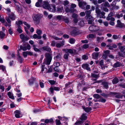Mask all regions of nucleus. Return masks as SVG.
I'll list each match as a JSON object with an SVG mask.
<instances>
[{
	"label": "nucleus",
	"mask_w": 125,
	"mask_h": 125,
	"mask_svg": "<svg viewBox=\"0 0 125 125\" xmlns=\"http://www.w3.org/2000/svg\"><path fill=\"white\" fill-rule=\"evenodd\" d=\"M62 51L65 52L66 53L63 56V58L66 60H67L68 58V57L69 55V54L68 53H69L71 54H73L76 52V51L73 49H68L67 48H63L62 49Z\"/></svg>",
	"instance_id": "obj_1"
},
{
	"label": "nucleus",
	"mask_w": 125,
	"mask_h": 125,
	"mask_svg": "<svg viewBox=\"0 0 125 125\" xmlns=\"http://www.w3.org/2000/svg\"><path fill=\"white\" fill-rule=\"evenodd\" d=\"M45 58L44 60L43 63L49 65L50 64L52 60V55L50 53L46 52L45 53Z\"/></svg>",
	"instance_id": "obj_2"
},
{
	"label": "nucleus",
	"mask_w": 125,
	"mask_h": 125,
	"mask_svg": "<svg viewBox=\"0 0 125 125\" xmlns=\"http://www.w3.org/2000/svg\"><path fill=\"white\" fill-rule=\"evenodd\" d=\"M41 18L40 15L37 14L35 15L33 18V19L35 23L36 24H38L40 22V19Z\"/></svg>",
	"instance_id": "obj_3"
},
{
	"label": "nucleus",
	"mask_w": 125,
	"mask_h": 125,
	"mask_svg": "<svg viewBox=\"0 0 125 125\" xmlns=\"http://www.w3.org/2000/svg\"><path fill=\"white\" fill-rule=\"evenodd\" d=\"M89 30L92 31H96L99 29V27L97 26L92 25L89 27Z\"/></svg>",
	"instance_id": "obj_4"
},
{
	"label": "nucleus",
	"mask_w": 125,
	"mask_h": 125,
	"mask_svg": "<svg viewBox=\"0 0 125 125\" xmlns=\"http://www.w3.org/2000/svg\"><path fill=\"white\" fill-rule=\"evenodd\" d=\"M80 33L79 30L76 28H75L71 32V34L72 35L75 36L79 34Z\"/></svg>",
	"instance_id": "obj_5"
},
{
	"label": "nucleus",
	"mask_w": 125,
	"mask_h": 125,
	"mask_svg": "<svg viewBox=\"0 0 125 125\" xmlns=\"http://www.w3.org/2000/svg\"><path fill=\"white\" fill-rule=\"evenodd\" d=\"M91 10H87L85 11V13L86 14L85 18L86 19H88L89 18L93 17L91 15Z\"/></svg>",
	"instance_id": "obj_6"
},
{
	"label": "nucleus",
	"mask_w": 125,
	"mask_h": 125,
	"mask_svg": "<svg viewBox=\"0 0 125 125\" xmlns=\"http://www.w3.org/2000/svg\"><path fill=\"white\" fill-rule=\"evenodd\" d=\"M110 94L116 95L115 97L117 98H120L122 97L123 95L121 94L116 92H111Z\"/></svg>",
	"instance_id": "obj_7"
},
{
	"label": "nucleus",
	"mask_w": 125,
	"mask_h": 125,
	"mask_svg": "<svg viewBox=\"0 0 125 125\" xmlns=\"http://www.w3.org/2000/svg\"><path fill=\"white\" fill-rule=\"evenodd\" d=\"M50 5L47 1H44L43 2L42 7L44 8L48 9Z\"/></svg>",
	"instance_id": "obj_8"
},
{
	"label": "nucleus",
	"mask_w": 125,
	"mask_h": 125,
	"mask_svg": "<svg viewBox=\"0 0 125 125\" xmlns=\"http://www.w3.org/2000/svg\"><path fill=\"white\" fill-rule=\"evenodd\" d=\"M48 9L51 12H54L56 10L55 6V5H50Z\"/></svg>",
	"instance_id": "obj_9"
},
{
	"label": "nucleus",
	"mask_w": 125,
	"mask_h": 125,
	"mask_svg": "<svg viewBox=\"0 0 125 125\" xmlns=\"http://www.w3.org/2000/svg\"><path fill=\"white\" fill-rule=\"evenodd\" d=\"M42 49L44 51H45L49 52L51 53V48L48 46H44L42 47Z\"/></svg>",
	"instance_id": "obj_10"
},
{
	"label": "nucleus",
	"mask_w": 125,
	"mask_h": 125,
	"mask_svg": "<svg viewBox=\"0 0 125 125\" xmlns=\"http://www.w3.org/2000/svg\"><path fill=\"white\" fill-rule=\"evenodd\" d=\"M117 24L116 25L117 27H119L121 28L124 27L125 26L124 23H122L120 20H118L117 21Z\"/></svg>",
	"instance_id": "obj_11"
},
{
	"label": "nucleus",
	"mask_w": 125,
	"mask_h": 125,
	"mask_svg": "<svg viewBox=\"0 0 125 125\" xmlns=\"http://www.w3.org/2000/svg\"><path fill=\"white\" fill-rule=\"evenodd\" d=\"M99 5H96V7L95 8V12L97 14V17H99L101 13V12L98 8Z\"/></svg>",
	"instance_id": "obj_12"
},
{
	"label": "nucleus",
	"mask_w": 125,
	"mask_h": 125,
	"mask_svg": "<svg viewBox=\"0 0 125 125\" xmlns=\"http://www.w3.org/2000/svg\"><path fill=\"white\" fill-rule=\"evenodd\" d=\"M89 64H85L82 65V68L86 69L87 70L90 71V69L89 67Z\"/></svg>",
	"instance_id": "obj_13"
},
{
	"label": "nucleus",
	"mask_w": 125,
	"mask_h": 125,
	"mask_svg": "<svg viewBox=\"0 0 125 125\" xmlns=\"http://www.w3.org/2000/svg\"><path fill=\"white\" fill-rule=\"evenodd\" d=\"M102 84L103 85V87L106 89H107L108 88V82L106 81L103 82L102 83Z\"/></svg>",
	"instance_id": "obj_14"
},
{
	"label": "nucleus",
	"mask_w": 125,
	"mask_h": 125,
	"mask_svg": "<svg viewBox=\"0 0 125 125\" xmlns=\"http://www.w3.org/2000/svg\"><path fill=\"white\" fill-rule=\"evenodd\" d=\"M64 41H62L60 43H58L56 44V46L57 48H59L63 46L64 45Z\"/></svg>",
	"instance_id": "obj_15"
},
{
	"label": "nucleus",
	"mask_w": 125,
	"mask_h": 125,
	"mask_svg": "<svg viewBox=\"0 0 125 125\" xmlns=\"http://www.w3.org/2000/svg\"><path fill=\"white\" fill-rule=\"evenodd\" d=\"M102 7H107L109 8L110 7L109 3L107 1H106L104 3L102 4Z\"/></svg>",
	"instance_id": "obj_16"
},
{
	"label": "nucleus",
	"mask_w": 125,
	"mask_h": 125,
	"mask_svg": "<svg viewBox=\"0 0 125 125\" xmlns=\"http://www.w3.org/2000/svg\"><path fill=\"white\" fill-rule=\"evenodd\" d=\"M99 53L98 52H94L92 54L93 57V58L95 60H97L98 59V57L99 55Z\"/></svg>",
	"instance_id": "obj_17"
},
{
	"label": "nucleus",
	"mask_w": 125,
	"mask_h": 125,
	"mask_svg": "<svg viewBox=\"0 0 125 125\" xmlns=\"http://www.w3.org/2000/svg\"><path fill=\"white\" fill-rule=\"evenodd\" d=\"M36 79V78L32 77L29 80V84L30 85H32L35 80Z\"/></svg>",
	"instance_id": "obj_18"
},
{
	"label": "nucleus",
	"mask_w": 125,
	"mask_h": 125,
	"mask_svg": "<svg viewBox=\"0 0 125 125\" xmlns=\"http://www.w3.org/2000/svg\"><path fill=\"white\" fill-rule=\"evenodd\" d=\"M87 3L86 2L82 1L79 2V5L80 7H81L85 5Z\"/></svg>",
	"instance_id": "obj_19"
},
{
	"label": "nucleus",
	"mask_w": 125,
	"mask_h": 125,
	"mask_svg": "<svg viewBox=\"0 0 125 125\" xmlns=\"http://www.w3.org/2000/svg\"><path fill=\"white\" fill-rule=\"evenodd\" d=\"M8 17L12 21L15 20V17L14 14L12 12L11 13V14L9 15Z\"/></svg>",
	"instance_id": "obj_20"
},
{
	"label": "nucleus",
	"mask_w": 125,
	"mask_h": 125,
	"mask_svg": "<svg viewBox=\"0 0 125 125\" xmlns=\"http://www.w3.org/2000/svg\"><path fill=\"white\" fill-rule=\"evenodd\" d=\"M57 11L59 13L63 12L64 10L63 6H61L60 7H58L57 8Z\"/></svg>",
	"instance_id": "obj_21"
},
{
	"label": "nucleus",
	"mask_w": 125,
	"mask_h": 125,
	"mask_svg": "<svg viewBox=\"0 0 125 125\" xmlns=\"http://www.w3.org/2000/svg\"><path fill=\"white\" fill-rule=\"evenodd\" d=\"M88 21V23L89 24H92L93 22L94 21V19L93 17L89 18L88 19H86Z\"/></svg>",
	"instance_id": "obj_22"
},
{
	"label": "nucleus",
	"mask_w": 125,
	"mask_h": 125,
	"mask_svg": "<svg viewBox=\"0 0 125 125\" xmlns=\"http://www.w3.org/2000/svg\"><path fill=\"white\" fill-rule=\"evenodd\" d=\"M83 108L86 112H89L92 110V108L91 107H83Z\"/></svg>",
	"instance_id": "obj_23"
},
{
	"label": "nucleus",
	"mask_w": 125,
	"mask_h": 125,
	"mask_svg": "<svg viewBox=\"0 0 125 125\" xmlns=\"http://www.w3.org/2000/svg\"><path fill=\"white\" fill-rule=\"evenodd\" d=\"M53 121V120L52 118L49 119H46L44 121V122L46 124L50 123L52 124Z\"/></svg>",
	"instance_id": "obj_24"
},
{
	"label": "nucleus",
	"mask_w": 125,
	"mask_h": 125,
	"mask_svg": "<svg viewBox=\"0 0 125 125\" xmlns=\"http://www.w3.org/2000/svg\"><path fill=\"white\" fill-rule=\"evenodd\" d=\"M87 117L85 116V114H83L81 116V117L80 118V119L82 120H85L87 118Z\"/></svg>",
	"instance_id": "obj_25"
},
{
	"label": "nucleus",
	"mask_w": 125,
	"mask_h": 125,
	"mask_svg": "<svg viewBox=\"0 0 125 125\" xmlns=\"http://www.w3.org/2000/svg\"><path fill=\"white\" fill-rule=\"evenodd\" d=\"M119 82L118 79L116 77L114 78L112 81V82L113 84H115Z\"/></svg>",
	"instance_id": "obj_26"
},
{
	"label": "nucleus",
	"mask_w": 125,
	"mask_h": 125,
	"mask_svg": "<svg viewBox=\"0 0 125 125\" xmlns=\"http://www.w3.org/2000/svg\"><path fill=\"white\" fill-rule=\"evenodd\" d=\"M7 94L10 98L12 99H14L13 94L10 92H8V93Z\"/></svg>",
	"instance_id": "obj_27"
},
{
	"label": "nucleus",
	"mask_w": 125,
	"mask_h": 125,
	"mask_svg": "<svg viewBox=\"0 0 125 125\" xmlns=\"http://www.w3.org/2000/svg\"><path fill=\"white\" fill-rule=\"evenodd\" d=\"M99 74H96L94 73H92L91 74V77L95 78H97L99 77Z\"/></svg>",
	"instance_id": "obj_28"
},
{
	"label": "nucleus",
	"mask_w": 125,
	"mask_h": 125,
	"mask_svg": "<svg viewBox=\"0 0 125 125\" xmlns=\"http://www.w3.org/2000/svg\"><path fill=\"white\" fill-rule=\"evenodd\" d=\"M17 59L18 61L20 63H21L23 61V59L22 58L20 55L19 54L18 55V57L17 58Z\"/></svg>",
	"instance_id": "obj_29"
},
{
	"label": "nucleus",
	"mask_w": 125,
	"mask_h": 125,
	"mask_svg": "<svg viewBox=\"0 0 125 125\" xmlns=\"http://www.w3.org/2000/svg\"><path fill=\"white\" fill-rule=\"evenodd\" d=\"M62 20L66 23H68L69 22L68 18L64 16L63 17Z\"/></svg>",
	"instance_id": "obj_30"
},
{
	"label": "nucleus",
	"mask_w": 125,
	"mask_h": 125,
	"mask_svg": "<svg viewBox=\"0 0 125 125\" xmlns=\"http://www.w3.org/2000/svg\"><path fill=\"white\" fill-rule=\"evenodd\" d=\"M20 48L19 49L20 51L22 50L23 51H25L27 50L26 47L25 46H23L21 45L20 46Z\"/></svg>",
	"instance_id": "obj_31"
},
{
	"label": "nucleus",
	"mask_w": 125,
	"mask_h": 125,
	"mask_svg": "<svg viewBox=\"0 0 125 125\" xmlns=\"http://www.w3.org/2000/svg\"><path fill=\"white\" fill-rule=\"evenodd\" d=\"M121 36L120 35H114L113 36V38L114 39H120L121 38Z\"/></svg>",
	"instance_id": "obj_32"
},
{
	"label": "nucleus",
	"mask_w": 125,
	"mask_h": 125,
	"mask_svg": "<svg viewBox=\"0 0 125 125\" xmlns=\"http://www.w3.org/2000/svg\"><path fill=\"white\" fill-rule=\"evenodd\" d=\"M118 47L119 49L121 50V52H124V50L125 49V46H119Z\"/></svg>",
	"instance_id": "obj_33"
},
{
	"label": "nucleus",
	"mask_w": 125,
	"mask_h": 125,
	"mask_svg": "<svg viewBox=\"0 0 125 125\" xmlns=\"http://www.w3.org/2000/svg\"><path fill=\"white\" fill-rule=\"evenodd\" d=\"M61 55L60 53L58 54L56 56V58L58 60H60L61 59Z\"/></svg>",
	"instance_id": "obj_34"
},
{
	"label": "nucleus",
	"mask_w": 125,
	"mask_h": 125,
	"mask_svg": "<svg viewBox=\"0 0 125 125\" xmlns=\"http://www.w3.org/2000/svg\"><path fill=\"white\" fill-rule=\"evenodd\" d=\"M16 24L18 25V26H21L20 25H21L23 23V22L22 21L19 20L18 21H16Z\"/></svg>",
	"instance_id": "obj_35"
},
{
	"label": "nucleus",
	"mask_w": 125,
	"mask_h": 125,
	"mask_svg": "<svg viewBox=\"0 0 125 125\" xmlns=\"http://www.w3.org/2000/svg\"><path fill=\"white\" fill-rule=\"evenodd\" d=\"M101 16L100 17V18H102L104 19L105 18V17L104 16V15L105 14V13L103 11L101 12Z\"/></svg>",
	"instance_id": "obj_36"
},
{
	"label": "nucleus",
	"mask_w": 125,
	"mask_h": 125,
	"mask_svg": "<svg viewBox=\"0 0 125 125\" xmlns=\"http://www.w3.org/2000/svg\"><path fill=\"white\" fill-rule=\"evenodd\" d=\"M75 41V40L73 38H71L69 40V42L71 44H74Z\"/></svg>",
	"instance_id": "obj_37"
},
{
	"label": "nucleus",
	"mask_w": 125,
	"mask_h": 125,
	"mask_svg": "<svg viewBox=\"0 0 125 125\" xmlns=\"http://www.w3.org/2000/svg\"><path fill=\"white\" fill-rule=\"evenodd\" d=\"M114 66L115 67H119L120 66V63L119 62H117L114 64Z\"/></svg>",
	"instance_id": "obj_38"
},
{
	"label": "nucleus",
	"mask_w": 125,
	"mask_h": 125,
	"mask_svg": "<svg viewBox=\"0 0 125 125\" xmlns=\"http://www.w3.org/2000/svg\"><path fill=\"white\" fill-rule=\"evenodd\" d=\"M93 97L97 99H98L101 97L98 94H95L93 95Z\"/></svg>",
	"instance_id": "obj_39"
},
{
	"label": "nucleus",
	"mask_w": 125,
	"mask_h": 125,
	"mask_svg": "<svg viewBox=\"0 0 125 125\" xmlns=\"http://www.w3.org/2000/svg\"><path fill=\"white\" fill-rule=\"evenodd\" d=\"M89 47V45L88 44H83L82 47V48L85 49L88 48Z\"/></svg>",
	"instance_id": "obj_40"
},
{
	"label": "nucleus",
	"mask_w": 125,
	"mask_h": 125,
	"mask_svg": "<svg viewBox=\"0 0 125 125\" xmlns=\"http://www.w3.org/2000/svg\"><path fill=\"white\" fill-rule=\"evenodd\" d=\"M63 16L62 15H58L56 17V18L57 19L59 20H62V19L63 18Z\"/></svg>",
	"instance_id": "obj_41"
},
{
	"label": "nucleus",
	"mask_w": 125,
	"mask_h": 125,
	"mask_svg": "<svg viewBox=\"0 0 125 125\" xmlns=\"http://www.w3.org/2000/svg\"><path fill=\"white\" fill-rule=\"evenodd\" d=\"M5 34L2 32H0V38L1 39L3 38L5 36Z\"/></svg>",
	"instance_id": "obj_42"
},
{
	"label": "nucleus",
	"mask_w": 125,
	"mask_h": 125,
	"mask_svg": "<svg viewBox=\"0 0 125 125\" xmlns=\"http://www.w3.org/2000/svg\"><path fill=\"white\" fill-rule=\"evenodd\" d=\"M83 122L82 121H77L75 124L76 125H79L83 124Z\"/></svg>",
	"instance_id": "obj_43"
},
{
	"label": "nucleus",
	"mask_w": 125,
	"mask_h": 125,
	"mask_svg": "<svg viewBox=\"0 0 125 125\" xmlns=\"http://www.w3.org/2000/svg\"><path fill=\"white\" fill-rule=\"evenodd\" d=\"M51 38H53L54 39H55V40H62V38H59L58 37H55V36H51Z\"/></svg>",
	"instance_id": "obj_44"
},
{
	"label": "nucleus",
	"mask_w": 125,
	"mask_h": 125,
	"mask_svg": "<svg viewBox=\"0 0 125 125\" xmlns=\"http://www.w3.org/2000/svg\"><path fill=\"white\" fill-rule=\"evenodd\" d=\"M16 6L17 10L19 11L21 13L22 11L21 8L19 7V6L17 5H16Z\"/></svg>",
	"instance_id": "obj_45"
},
{
	"label": "nucleus",
	"mask_w": 125,
	"mask_h": 125,
	"mask_svg": "<svg viewBox=\"0 0 125 125\" xmlns=\"http://www.w3.org/2000/svg\"><path fill=\"white\" fill-rule=\"evenodd\" d=\"M18 28L17 30L19 32V33H21L22 32V31L21 28V26H18Z\"/></svg>",
	"instance_id": "obj_46"
},
{
	"label": "nucleus",
	"mask_w": 125,
	"mask_h": 125,
	"mask_svg": "<svg viewBox=\"0 0 125 125\" xmlns=\"http://www.w3.org/2000/svg\"><path fill=\"white\" fill-rule=\"evenodd\" d=\"M84 21L83 20L80 21L79 22V24L81 26H83L84 25Z\"/></svg>",
	"instance_id": "obj_47"
},
{
	"label": "nucleus",
	"mask_w": 125,
	"mask_h": 125,
	"mask_svg": "<svg viewBox=\"0 0 125 125\" xmlns=\"http://www.w3.org/2000/svg\"><path fill=\"white\" fill-rule=\"evenodd\" d=\"M36 32L38 35H40L41 34L42 32L41 30H40L37 29Z\"/></svg>",
	"instance_id": "obj_48"
},
{
	"label": "nucleus",
	"mask_w": 125,
	"mask_h": 125,
	"mask_svg": "<svg viewBox=\"0 0 125 125\" xmlns=\"http://www.w3.org/2000/svg\"><path fill=\"white\" fill-rule=\"evenodd\" d=\"M106 100L104 99L103 98H101L98 101L99 102H101L102 103H105L106 102Z\"/></svg>",
	"instance_id": "obj_49"
},
{
	"label": "nucleus",
	"mask_w": 125,
	"mask_h": 125,
	"mask_svg": "<svg viewBox=\"0 0 125 125\" xmlns=\"http://www.w3.org/2000/svg\"><path fill=\"white\" fill-rule=\"evenodd\" d=\"M10 18L9 17H6L5 18V19L9 23L11 24V21H10Z\"/></svg>",
	"instance_id": "obj_50"
},
{
	"label": "nucleus",
	"mask_w": 125,
	"mask_h": 125,
	"mask_svg": "<svg viewBox=\"0 0 125 125\" xmlns=\"http://www.w3.org/2000/svg\"><path fill=\"white\" fill-rule=\"evenodd\" d=\"M23 23L26 26L28 29H29L30 28L31 26L30 25L28 24L26 22L24 21L23 22Z\"/></svg>",
	"instance_id": "obj_51"
},
{
	"label": "nucleus",
	"mask_w": 125,
	"mask_h": 125,
	"mask_svg": "<svg viewBox=\"0 0 125 125\" xmlns=\"http://www.w3.org/2000/svg\"><path fill=\"white\" fill-rule=\"evenodd\" d=\"M53 69L55 72H59V71L60 69L58 67H55L53 68Z\"/></svg>",
	"instance_id": "obj_52"
},
{
	"label": "nucleus",
	"mask_w": 125,
	"mask_h": 125,
	"mask_svg": "<svg viewBox=\"0 0 125 125\" xmlns=\"http://www.w3.org/2000/svg\"><path fill=\"white\" fill-rule=\"evenodd\" d=\"M103 10L106 12H108L109 11V9L106 7H102Z\"/></svg>",
	"instance_id": "obj_53"
},
{
	"label": "nucleus",
	"mask_w": 125,
	"mask_h": 125,
	"mask_svg": "<svg viewBox=\"0 0 125 125\" xmlns=\"http://www.w3.org/2000/svg\"><path fill=\"white\" fill-rule=\"evenodd\" d=\"M57 33L58 35H62L63 34V33L62 31H57Z\"/></svg>",
	"instance_id": "obj_54"
},
{
	"label": "nucleus",
	"mask_w": 125,
	"mask_h": 125,
	"mask_svg": "<svg viewBox=\"0 0 125 125\" xmlns=\"http://www.w3.org/2000/svg\"><path fill=\"white\" fill-rule=\"evenodd\" d=\"M104 61L103 60H101L99 62V64L100 66L103 65Z\"/></svg>",
	"instance_id": "obj_55"
},
{
	"label": "nucleus",
	"mask_w": 125,
	"mask_h": 125,
	"mask_svg": "<svg viewBox=\"0 0 125 125\" xmlns=\"http://www.w3.org/2000/svg\"><path fill=\"white\" fill-rule=\"evenodd\" d=\"M49 81L50 83L52 85L54 84L56 82L54 80H49Z\"/></svg>",
	"instance_id": "obj_56"
},
{
	"label": "nucleus",
	"mask_w": 125,
	"mask_h": 125,
	"mask_svg": "<svg viewBox=\"0 0 125 125\" xmlns=\"http://www.w3.org/2000/svg\"><path fill=\"white\" fill-rule=\"evenodd\" d=\"M65 11L66 13L69 12L70 9L67 6H66L65 7Z\"/></svg>",
	"instance_id": "obj_57"
},
{
	"label": "nucleus",
	"mask_w": 125,
	"mask_h": 125,
	"mask_svg": "<svg viewBox=\"0 0 125 125\" xmlns=\"http://www.w3.org/2000/svg\"><path fill=\"white\" fill-rule=\"evenodd\" d=\"M77 17L78 15L77 14L75 13L73 14L72 17L73 18V19L77 18Z\"/></svg>",
	"instance_id": "obj_58"
},
{
	"label": "nucleus",
	"mask_w": 125,
	"mask_h": 125,
	"mask_svg": "<svg viewBox=\"0 0 125 125\" xmlns=\"http://www.w3.org/2000/svg\"><path fill=\"white\" fill-rule=\"evenodd\" d=\"M75 9L71 7L70 9V13H72L74 12L75 11Z\"/></svg>",
	"instance_id": "obj_59"
},
{
	"label": "nucleus",
	"mask_w": 125,
	"mask_h": 125,
	"mask_svg": "<svg viewBox=\"0 0 125 125\" xmlns=\"http://www.w3.org/2000/svg\"><path fill=\"white\" fill-rule=\"evenodd\" d=\"M109 94H106L105 93H103L101 95L103 96L105 98H107Z\"/></svg>",
	"instance_id": "obj_60"
},
{
	"label": "nucleus",
	"mask_w": 125,
	"mask_h": 125,
	"mask_svg": "<svg viewBox=\"0 0 125 125\" xmlns=\"http://www.w3.org/2000/svg\"><path fill=\"white\" fill-rule=\"evenodd\" d=\"M56 124L57 125H60L61 124V123L60 122V121L59 120L56 119Z\"/></svg>",
	"instance_id": "obj_61"
},
{
	"label": "nucleus",
	"mask_w": 125,
	"mask_h": 125,
	"mask_svg": "<svg viewBox=\"0 0 125 125\" xmlns=\"http://www.w3.org/2000/svg\"><path fill=\"white\" fill-rule=\"evenodd\" d=\"M0 68L2 69L3 71H4L5 70V67L3 65H0Z\"/></svg>",
	"instance_id": "obj_62"
},
{
	"label": "nucleus",
	"mask_w": 125,
	"mask_h": 125,
	"mask_svg": "<svg viewBox=\"0 0 125 125\" xmlns=\"http://www.w3.org/2000/svg\"><path fill=\"white\" fill-rule=\"evenodd\" d=\"M25 35L23 34H21L20 35V38L22 40L25 37Z\"/></svg>",
	"instance_id": "obj_63"
},
{
	"label": "nucleus",
	"mask_w": 125,
	"mask_h": 125,
	"mask_svg": "<svg viewBox=\"0 0 125 125\" xmlns=\"http://www.w3.org/2000/svg\"><path fill=\"white\" fill-rule=\"evenodd\" d=\"M0 21L2 23H4L5 21V20L4 18H0Z\"/></svg>",
	"instance_id": "obj_64"
}]
</instances>
